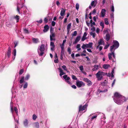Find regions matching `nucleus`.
<instances>
[{
    "mask_svg": "<svg viewBox=\"0 0 128 128\" xmlns=\"http://www.w3.org/2000/svg\"><path fill=\"white\" fill-rule=\"evenodd\" d=\"M33 42L35 44H37L39 42V40L38 38H32Z\"/></svg>",
    "mask_w": 128,
    "mask_h": 128,
    "instance_id": "nucleus-18",
    "label": "nucleus"
},
{
    "mask_svg": "<svg viewBox=\"0 0 128 128\" xmlns=\"http://www.w3.org/2000/svg\"><path fill=\"white\" fill-rule=\"evenodd\" d=\"M107 44L106 45L104 48V49H107L109 46H110V44H108V42H107L106 43Z\"/></svg>",
    "mask_w": 128,
    "mask_h": 128,
    "instance_id": "nucleus-39",
    "label": "nucleus"
},
{
    "mask_svg": "<svg viewBox=\"0 0 128 128\" xmlns=\"http://www.w3.org/2000/svg\"><path fill=\"white\" fill-rule=\"evenodd\" d=\"M94 114L92 113L88 117V120L90 122V123L92 121L96 120L97 118L98 114H96L95 115H93Z\"/></svg>",
    "mask_w": 128,
    "mask_h": 128,
    "instance_id": "nucleus-6",
    "label": "nucleus"
},
{
    "mask_svg": "<svg viewBox=\"0 0 128 128\" xmlns=\"http://www.w3.org/2000/svg\"><path fill=\"white\" fill-rule=\"evenodd\" d=\"M72 79L74 80H76L77 79V78H76V76L74 75H72Z\"/></svg>",
    "mask_w": 128,
    "mask_h": 128,
    "instance_id": "nucleus-51",
    "label": "nucleus"
},
{
    "mask_svg": "<svg viewBox=\"0 0 128 128\" xmlns=\"http://www.w3.org/2000/svg\"><path fill=\"white\" fill-rule=\"evenodd\" d=\"M68 51L70 54H71V49L70 48L68 47Z\"/></svg>",
    "mask_w": 128,
    "mask_h": 128,
    "instance_id": "nucleus-53",
    "label": "nucleus"
},
{
    "mask_svg": "<svg viewBox=\"0 0 128 128\" xmlns=\"http://www.w3.org/2000/svg\"><path fill=\"white\" fill-rule=\"evenodd\" d=\"M45 45L42 44L40 46H39L38 49V52L40 56H42L44 53V52L45 50Z\"/></svg>",
    "mask_w": 128,
    "mask_h": 128,
    "instance_id": "nucleus-3",
    "label": "nucleus"
},
{
    "mask_svg": "<svg viewBox=\"0 0 128 128\" xmlns=\"http://www.w3.org/2000/svg\"><path fill=\"white\" fill-rule=\"evenodd\" d=\"M101 84L102 86H105L106 84V83L105 82H101Z\"/></svg>",
    "mask_w": 128,
    "mask_h": 128,
    "instance_id": "nucleus-61",
    "label": "nucleus"
},
{
    "mask_svg": "<svg viewBox=\"0 0 128 128\" xmlns=\"http://www.w3.org/2000/svg\"><path fill=\"white\" fill-rule=\"evenodd\" d=\"M114 51H113V52L112 51V55L113 57L115 59L116 56H115V55L114 54Z\"/></svg>",
    "mask_w": 128,
    "mask_h": 128,
    "instance_id": "nucleus-59",
    "label": "nucleus"
},
{
    "mask_svg": "<svg viewBox=\"0 0 128 128\" xmlns=\"http://www.w3.org/2000/svg\"><path fill=\"white\" fill-rule=\"evenodd\" d=\"M11 48L10 47H9L8 50V52L7 53V56L8 58H9L10 57V56L11 54Z\"/></svg>",
    "mask_w": 128,
    "mask_h": 128,
    "instance_id": "nucleus-24",
    "label": "nucleus"
},
{
    "mask_svg": "<svg viewBox=\"0 0 128 128\" xmlns=\"http://www.w3.org/2000/svg\"><path fill=\"white\" fill-rule=\"evenodd\" d=\"M63 55L65 56V54H61L60 56V59L61 60H63Z\"/></svg>",
    "mask_w": 128,
    "mask_h": 128,
    "instance_id": "nucleus-44",
    "label": "nucleus"
},
{
    "mask_svg": "<svg viewBox=\"0 0 128 128\" xmlns=\"http://www.w3.org/2000/svg\"><path fill=\"white\" fill-rule=\"evenodd\" d=\"M104 42L103 40L100 39V40L98 42V45L96 47V49L98 48L99 47L100 45H101L102 44L104 45Z\"/></svg>",
    "mask_w": 128,
    "mask_h": 128,
    "instance_id": "nucleus-13",
    "label": "nucleus"
},
{
    "mask_svg": "<svg viewBox=\"0 0 128 128\" xmlns=\"http://www.w3.org/2000/svg\"><path fill=\"white\" fill-rule=\"evenodd\" d=\"M104 23L106 25L108 24L109 23L107 18H106L104 19Z\"/></svg>",
    "mask_w": 128,
    "mask_h": 128,
    "instance_id": "nucleus-34",
    "label": "nucleus"
},
{
    "mask_svg": "<svg viewBox=\"0 0 128 128\" xmlns=\"http://www.w3.org/2000/svg\"><path fill=\"white\" fill-rule=\"evenodd\" d=\"M86 37L84 36H83L81 40L82 41H84L85 40H86Z\"/></svg>",
    "mask_w": 128,
    "mask_h": 128,
    "instance_id": "nucleus-55",
    "label": "nucleus"
},
{
    "mask_svg": "<svg viewBox=\"0 0 128 128\" xmlns=\"http://www.w3.org/2000/svg\"><path fill=\"white\" fill-rule=\"evenodd\" d=\"M90 35L92 36L93 38H94L95 37L96 35V34L95 33H94L92 32H91L90 33Z\"/></svg>",
    "mask_w": 128,
    "mask_h": 128,
    "instance_id": "nucleus-35",
    "label": "nucleus"
},
{
    "mask_svg": "<svg viewBox=\"0 0 128 128\" xmlns=\"http://www.w3.org/2000/svg\"><path fill=\"white\" fill-rule=\"evenodd\" d=\"M6 26L9 27H12V25L10 22H6Z\"/></svg>",
    "mask_w": 128,
    "mask_h": 128,
    "instance_id": "nucleus-27",
    "label": "nucleus"
},
{
    "mask_svg": "<svg viewBox=\"0 0 128 128\" xmlns=\"http://www.w3.org/2000/svg\"><path fill=\"white\" fill-rule=\"evenodd\" d=\"M88 105L87 104H85L83 106L82 105H80L79 107V111H82L84 110H85L86 108Z\"/></svg>",
    "mask_w": 128,
    "mask_h": 128,
    "instance_id": "nucleus-11",
    "label": "nucleus"
},
{
    "mask_svg": "<svg viewBox=\"0 0 128 128\" xmlns=\"http://www.w3.org/2000/svg\"><path fill=\"white\" fill-rule=\"evenodd\" d=\"M100 24L102 26V28L103 29L104 27V24L103 22H101L100 23Z\"/></svg>",
    "mask_w": 128,
    "mask_h": 128,
    "instance_id": "nucleus-41",
    "label": "nucleus"
},
{
    "mask_svg": "<svg viewBox=\"0 0 128 128\" xmlns=\"http://www.w3.org/2000/svg\"><path fill=\"white\" fill-rule=\"evenodd\" d=\"M79 68H80V70L81 72H82V71H83V70H84V68L83 67V66H80L79 67Z\"/></svg>",
    "mask_w": 128,
    "mask_h": 128,
    "instance_id": "nucleus-42",
    "label": "nucleus"
},
{
    "mask_svg": "<svg viewBox=\"0 0 128 128\" xmlns=\"http://www.w3.org/2000/svg\"><path fill=\"white\" fill-rule=\"evenodd\" d=\"M58 69L59 70V72H60V76H61L62 75L65 74V73L63 72V70L61 68H58Z\"/></svg>",
    "mask_w": 128,
    "mask_h": 128,
    "instance_id": "nucleus-17",
    "label": "nucleus"
},
{
    "mask_svg": "<svg viewBox=\"0 0 128 128\" xmlns=\"http://www.w3.org/2000/svg\"><path fill=\"white\" fill-rule=\"evenodd\" d=\"M76 85L78 88H80L84 86L85 85V84L82 81L77 80L76 82Z\"/></svg>",
    "mask_w": 128,
    "mask_h": 128,
    "instance_id": "nucleus-9",
    "label": "nucleus"
},
{
    "mask_svg": "<svg viewBox=\"0 0 128 128\" xmlns=\"http://www.w3.org/2000/svg\"><path fill=\"white\" fill-rule=\"evenodd\" d=\"M36 22H38V23L40 24L42 22V19H41L37 21Z\"/></svg>",
    "mask_w": 128,
    "mask_h": 128,
    "instance_id": "nucleus-57",
    "label": "nucleus"
},
{
    "mask_svg": "<svg viewBox=\"0 0 128 128\" xmlns=\"http://www.w3.org/2000/svg\"><path fill=\"white\" fill-rule=\"evenodd\" d=\"M99 66L98 65L96 64L93 66L94 68L92 69L93 71L97 70L98 69Z\"/></svg>",
    "mask_w": 128,
    "mask_h": 128,
    "instance_id": "nucleus-23",
    "label": "nucleus"
},
{
    "mask_svg": "<svg viewBox=\"0 0 128 128\" xmlns=\"http://www.w3.org/2000/svg\"><path fill=\"white\" fill-rule=\"evenodd\" d=\"M92 42H90L88 44H83L82 46V48L84 50H85L86 48H92Z\"/></svg>",
    "mask_w": 128,
    "mask_h": 128,
    "instance_id": "nucleus-7",
    "label": "nucleus"
},
{
    "mask_svg": "<svg viewBox=\"0 0 128 128\" xmlns=\"http://www.w3.org/2000/svg\"><path fill=\"white\" fill-rule=\"evenodd\" d=\"M71 26V23L69 24L67 26V34H68L70 31V29Z\"/></svg>",
    "mask_w": 128,
    "mask_h": 128,
    "instance_id": "nucleus-22",
    "label": "nucleus"
},
{
    "mask_svg": "<svg viewBox=\"0 0 128 128\" xmlns=\"http://www.w3.org/2000/svg\"><path fill=\"white\" fill-rule=\"evenodd\" d=\"M92 28L91 29V30L93 31H94L95 30V27L94 26H92Z\"/></svg>",
    "mask_w": 128,
    "mask_h": 128,
    "instance_id": "nucleus-63",
    "label": "nucleus"
},
{
    "mask_svg": "<svg viewBox=\"0 0 128 128\" xmlns=\"http://www.w3.org/2000/svg\"><path fill=\"white\" fill-rule=\"evenodd\" d=\"M77 32L76 31H74L73 33L72 34V36H76L77 34Z\"/></svg>",
    "mask_w": 128,
    "mask_h": 128,
    "instance_id": "nucleus-45",
    "label": "nucleus"
},
{
    "mask_svg": "<svg viewBox=\"0 0 128 128\" xmlns=\"http://www.w3.org/2000/svg\"><path fill=\"white\" fill-rule=\"evenodd\" d=\"M49 28V27L48 25H46L44 26V29L43 31L44 32H46L48 31Z\"/></svg>",
    "mask_w": 128,
    "mask_h": 128,
    "instance_id": "nucleus-19",
    "label": "nucleus"
},
{
    "mask_svg": "<svg viewBox=\"0 0 128 128\" xmlns=\"http://www.w3.org/2000/svg\"><path fill=\"white\" fill-rule=\"evenodd\" d=\"M16 49H14L13 52L12 53L13 55V60H14L15 59L16 56Z\"/></svg>",
    "mask_w": 128,
    "mask_h": 128,
    "instance_id": "nucleus-25",
    "label": "nucleus"
},
{
    "mask_svg": "<svg viewBox=\"0 0 128 128\" xmlns=\"http://www.w3.org/2000/svg\"><path fill=\"white\" fill-rule=\"evenodd\" d=\"M110 39V36L108 34H107L106 35V40L107 41H108Z\"/></svg>",
    "mask_w": 128,
    "mask_h": 128,
    "instance_id": "nucleus-30",
    "label": "nucleus"
},
{
    "mask_svg": "<svg viewBox=\"0 0 128 128\" xmlns=\"http://www.w3.org/2000/svg\"><path fill=\"white\" fill-rule=\"evenodd\" d=\"M23 8V10H21L22 12H23V13L24 14H25L26 13V12L24 11V10H25L26 9H27V7L26 6H24V3H22L21 4H18L17 5V10L18 13L20 14V10L21 8Z\"/></svg>",
    "mask_w": 128,
    "mask_h": 128,
    "instance_id": "nucleus-2",
    "label": "nucleus"
},
{
    "mask_svg": "<svg viewBox=\"0 0 128 128\" xmlns=\"http://www.w3.org/2000/svg\"><path fill=\"white\" fill-rule=\"evenodd\" d=\"M106 10L104 9H102L101 12V16L102 17H104L106 14Z\"/></svg>",
    "mask_w": 128,
    "mask_h": 128,
    "instance_id": "nucleus-21",
    "label": "nucleus"
},
{
    "mask_svg": "<svg viewBox=\"0 0 128 128\" xmlns=\"http://www.w3.org/2000/svg\"><path fill=\"white\" fill-rule=\"evenodd\" d=\"M62 68L64 70L66 71L67 72H69V71L67 70V68H66V66L65 65H63L62 66Z\"/></svg>",
    "mask_w": 128,
    "mask_h": 128,
    "instance_id": "nucleus-29",
    "label": "nucleus"
},
{
    "mask_svg": "<svg viewBox=\"0 0 128 128\" xmlns=\"http://www.w3.org/2000/svg\"><path fill=\"white\" fill-rule=\"evenodd\" d=\"M110 10L112 11V12H114V5L113 4L112 5V6L110 8Z\"/></svg>",
    "mask_w": 128,
    "mask_h": 128,
    "instance_id": "nucleus-43",
    "label": "nucleus"
},
{
    "mask_svg": "<svg viewBox=\"0 0 128 128\" xmlns=\"http://www.w3.org/2000/svg\"><path fill=\"white\" fill-rule=\"evenodd\" d=\"M19 17L20 16L17 15H16V16L14 17V18L16 20L17 22H18L19 21L20 19Z\"/></svg>",
    "mask_w": 128,
    "mask_h": 128,
    "instance_id": "nucleus-28",
    "label": "nucleus"
},
{
    "mask_svg": "<svg viewBox=\"0 0 128 128\" xmlns=\"http://www.w3.org/2000/svg\"><path fill=\"white\" fill-rule=\"evenodd\" d=\"M80 38L81 36L80 35L77 36L75 40V41L73 42V44H74L77 43L80 40Z\"/></svg>",
    "mask_w": 128,
    "mask_h": 128,
    "instance_id": "nucleus-16",
    "label": "nucleus"
},
{
    "mask_svg": "<svg viewBox=\"0 0 128 128\" xmlns=\"http://www.w3.org/2000/svg\"><path fill=\"white\" fill-rule=\"evenodd\" d=\"M36 118H37V116L36 115L34 114L33 115L32 119L33 120H36Z\"/></svg>",
    "mask_w": 128,
    "mask_h": 128,
    "instance_id": "nucleus-50",
    "label": "nucleus"
},
{
    "mask_svg": "<svg viewBox=\"0 0 128 128\" xmlns=\"http://www.w3.org/2000/svg\"><path fill=\"white\" fill-rule=\"evenodd\" d=\"M106 74V73L103 72L98 71L96 74V77L97 78L98 80L100 81L102 79L103 76L105 75Z\"/></svg>",
    "mask_w": 128,
    "mask_h": 128,
    "instance_id": "nucleus-4",
    "label": "nucleus"
},
{
    "mask_svg": "<svg viewBox=\"0 0 128 128\" xmlns=\"http://www.w3.org/2000/svg\"><path fill=\"white\" fill-rule=\"evenodd\" d=\"M113 43L114 44L112 45V46H111L110 47V51L111 52L113 51V49L114 48H116L114 49V50L115 49L118 48L119 46V43L117 40H114Z\"/></svg>",
    "mask_w": 128,
    "mask_h": 128,
    "instance_id": "nucleus-5",
    "label": "nucleus"
},
{
    "mask_svg": "<svg viewBox=\"0 0 128 128\" xmlns=\"http://www.w3.org/2000/svg\"><path fill=\"white\" fill-rule=\"evenodd\" d=\"M63 78L65 80V82L68 84L71 85L72 84L70 81V77H68L66 75H64L63 76Z\"/></svg>",
    "mask_w": 128,
    "mask_h": 128,
    "instance_id": "nucleus-8",
    "label": "nucleus"
},
{
    "mask_svg": "<svg viewBox=\"0 0 128 128\" xmlns=\"http://www.w3.org/2000/svg\"><path fill=\"white\" fill-rule=\"evenodd\" d=\"M113 98L114 102L116 104H120L125 101V98L119 93L116 92L114 94Z\"/></svg>",
    "mask_w": 128,
    "mask_h": 128,
    "instance_id": "nucleus-1",
    "label": "nucleus"
},
{
    "mask_svg": "<svg viewBox=\"0 0 128 128\" xmlns=\"http://www.w3.org/2000/svg\"><path fill=\"white\" fill-rule=\"evenodd\" d=\"M79 4L77 3L76 4V8L77 10H78L79 9Z\"/></svg>",
    "mask_w": 128,
    "mask_h": 128,
    "instance_id": "nucleus-47",
    "label": "nucleus"
},
{
    "mask_svg": "<svg viewBox=\"0 0 128 128\" xmlns=\"http://www.w3.org/2000/svg\"><path fill=\"white\" fill-rule=\"evenodd\" d=\"M24 76H22L21 79L20 80V84H22L24 82Z\"/></svg>",
    "mask_w": 128,
    "mask_h": 128,
    "instance_id": "nucleus-32",
    "label": "nucleus"
},
{
    "mask_svg": "<svg viewBox=\"0 0 128 128\" xmlns=\"http://www.w3.org/2000/svg\"><path fill=\"white\" fill-rule=\"evenodd\" d=\"M65 12V10L63 8L61 9V10L60 12V15L61 16H64Z\"/></svg>",
    "mask_w": 128,
    "mask_h": 128,
    "instance_id": "nucleus-26",
    "label": "nucleus"
},
{
    "mask_svg": "<svg viewBox=\"0 0 128 128\" xmlns=\"http://www.w3.org/2000/svg\"><path fill=\"white\" fill-rule=\"evenodd\" d=\"M98 18L97 16H94L93 17V18L94 21V22H96V19Z\"/></svg>",
    "mask_w": 128,
    "mask_h": 128,
    "instance_id": "nucleus-60",
    "label": "nucleus"
},
{
    "mask_svg": "<svg viewBox=\"0 0 128 128\" xmlns=\"http://www.w3.org/2000/svg\"><path fill=\"white\" fill-rule=\"evenodd\" d=\"M116 81V79H114V81H113V82H112V87H113V86H114V84H115V82Z\"/></svg>",
    "mask_w": 128,
    "mask_h": 128,
    "instance_id": "nucleus-58",
    "label": "nucleus"
},
{
    "mask_svg": "<svg viewBox=\"0 0 128 128\" xmlns=\"http://www.w3.org/2000/svg\"><path fill=\"white\" fill-rule=\"evenodd\" d=\"M13 102H12V101H11V102H10V108H11V112H12V116L14 119V120L16 122H17V123L18 124H19V122H18V120H16L15 118H14V116L13 114V112H14V110H13Z\"/></svg>",
    "mask_w": 128,
    "mask_h": 128,
    "instance_id": "nucleus-10",
    "label": "nucleus"
},
{
    "mask_svg": "<svg viewBox=\"0 0 128 128\" xmlns=\"http://www.w3.org/2000/svg\"><path fill=\"white\" fill-rule=\"evenodd\" d=\"M109 66V65L104 64L103 65V68H104V69H106L108 68Z\"/></svg>",
    "mask_w": 128,
    "mask_h": 128,
    "instance_id": "nucleus-31",
    "label": "nucleus"
},
{
    "mask_svg": "<svg viewBox=\"0 0 128 128\" xmlns=\"http://www.w3.org/2000/svg\"><path fill=\"white\" fill-rule=\"evenodd\" d=\"M95 25V22H92V23L91 24L90 26L91 27H92L93 26H94Z\"/></svg>",
    "mask_w": 128,
    "mask_h": 128,
    "instance_id": "nucleus-62",
    "label": "nucleus"
},
{
    "mask_svg": "<svg viewBox=\"0 0 128 128\" xmlns=\"http://www.w3.org/2000/svg\"><path fill=\"white\" fill-rule=\"evenodd\" d=\"M35 126L37 128L39 127V124L38 122H36L35 123Z\"/></svg>",
    "mask_w": 128,
    "mask_h": 128,
    "instance_id": "nucleus-46",
    "label": "nucleus"
},
{
    "mask_svg": "<svg viewBox=\"0 0 128 128\" xmlns=\"http://www.w3.org/2000/svg\"><path fill=\"white\" fill-rule=\"evenodd\" d=\"M50 47H51V50L52 51H53L54 48L55 47V46L54 44V43L53 42L51 41L50 42Z\"/></svg>",
    "mask_w": 128,
    "mask_h": 128,
    "instance_id": "nucleus-20",
    "label": "nucleus"
},
{
    "mask_svg": "<svg viewBox=\"0 0 128 128\" xmlns=\"http://www.w3.org/2000/svg\"><path fill=\"white\" fill-rule=\"evenodd\" d=\"M23 72L24 70L23 69L20 70L19 72V74H22L23 73Z\"/></svg>",
    "mask_w": 128,
    "mask_h": 128,
    "instance_id": "nucleus-56",
    "label": "nucleus"
},
{
    "mask_svg": "<svg viewBox=\"0 0 128 128\" xmlns=\"http://www.w3.org/2000/svg\"><path fill=\"white\" fill-rule=\"evenodd\" d=\"M61 48V54H64V48Z\"/></svg>",
    "mask_w": 128,
    "mask_h": 128,
    "instance_id": "nucleus-48",
    "label": "nucleus"
},
{
    "mask_svg": "<svg viewBox=\"0 0 128 128\" xmlns=\"http://www.w3.org/2000/svg\"><path fill=\"white\" fill-rule=\"evenodd\" d=\"M112 52L109 53L108 54V57L109 60H111L112 59Z\"/></svg>",
    "mask_w": 128,
    "mask_h": 128,
    "instance_id": "nucleus-36",
    "label": "nucleus"
},
{
    "mask_svg": "<svg viewBox=\"0 0 128 128\" xmlns=\"http://www.w3.org/2000/svg\"><path fill=\"white\" fill-rule=\"evenodd\" d=\"M50 34L54 33V29L52 27H51L50 28Z\"/></svg>",
    "mask_w": 128,
    "mask_h": 128,
    "instance_id": "nucleus-49",
    "label": "nucleus"
},
{
    "mask_svg": "<svg viewBox=\"0 0 128 128\" xmlns=\"http://www.w3.org/2000/svg\"><path fill=\"white\" fill-rule=\"evenodd\" d=\"M111 19H114V14L112 13L110 15Z\"/></svg>",
    "mask_w": 128,
    "mask_h": 128,
    "instance_id": "nucleus-40",
    "label": "nucleus"
},
{
    "mask_svg": "<svg viewBox=\"0 0 128 128\" xmlns=\"http://www.w3.org/2000/svg\"><path fill=\"white\" fill-rule=\"evenodd\" d=\"M55 36L54 33L50 34V41H55V38H54Z\"/></svg>",
    "mask_w": 128,
    "mask_h": 128,
    "instance_id": "nucleus-14",
    "label": "nucleus"
},
{
    "mask_svg": "<svg viewBox=\"0 0 128 128\" xmlns=\"http://www.w3.org/2000/svg\"><path fill=\"white\" fill-rule=\"evenodd\" d=\"M83 80L84 81L88 83L87 85L88 86H90L92 85V82L88 79L87 78H84Z\"/></svg>",
    "mask_w": 128,
    "mask_h": 128,
    "instance_id": "nucleus-12",
    "label": "nucleus"
},
{
    "mask_svg": "<svg viewBox=\"0 0 128 128\" xmlns=\"http://www.w3.org/2000/svg\"><path fill=\"white\" fill-rule=\"evenodd\" d=\"M28 86V84L27 82H26L25 83V84L23 86V88H26Z\"/></svg>",
    "mask_w": 128,
    "mask_h": 128,
    "instance_id": "nucleus-38",
    "label": "nucleus"
},
{
    "mask_svg": "<svg viewBox=\"0 0 128 128\" xmlns=\"http://www.w3.org/2000/svg\"><path fill=\"white\" fill-rule=\"evenodd\" d=\"M14 110L15 112L16 113V114H18V110H17V108L16 107H15L14 108Z\"/></svg>",
    "mask_w": 128,
    "mask_h": 128,
    "instance_id": "nucleus-54",
    "label": "nucleus"
},
{
    "mask_svg": "<svg viewBox=\"0 0 128 128\" xmlns=\"http://www.w3.org/2000/svg\"><path fill=\"white\" fill-rule=\"evenodd\" d=\"M30 78V75L29 74H28L25 78V79L26 80H28L29 78Z\"/></svg>",
    "mask_w": 128,
    "mask_h": 128,
    "instance_id": "nucleus-37",
    "label": "nucleus"
},
{
    "mask_svg": "<svg viewBox=\"0 0 128 128\" xmlns=\"http://www.w3.org/2000/svg\"><path fill=\"white\" fill-rule=\"evenodd\" d=\"M96 10H95V9H94L93 10L92 12V14H95L96 13Z\"/></svg>",
    "mask_w": 128,
    "mask_h": 128,
    "instance_id": "nucleus-64",
    "label": "nucleus"
},
{
    "mask_svg": "<svg viewBox=\"0 0 128 128\" xmlns=\"http://www.w3.org/2000/svg\"><path fill=\"white\" fill-rule=\"evenodd\" d=\"M23 124L24 126L25 127L28 126V120L27 119H26L23 121Z\"/></svg>",
    "mask_w": 128,
    "mask_h": 128,
    "instance_id": "nucleus-15",
    "label": "nucleus"
},
{
    "mask_svg": "<svg viewBox=\"0 0 128 128\" xmlns=\"http://www.w3.org/2000/svg\"><path fill=\"white\" fill-rule=\"evenodd\" d=\"M24 32L28 34L29 33L28 31L26 28L24 29Z\"/></svg>",
    "mask_w": 128,
    "mask_h": 128,
    "instance_id": "nucleus-52",
    "label": "nucleus"
},
{
    "mask_svg": "<svg viewBox=\"0 0 128 128\" xmlns=\"http://www.w3.org/2000/svg\"><path fill=\"white\" fill-rule=\"evenodd\" d=\"M108 90L107 89H105L104 90H100V89H98V91L99 92V93H100L101 92H105L107 91Z\"/></svg>",
    "mask_w": 128,
    "mask_h": 128,
    "instance_id": "nucleus-33",
    "label": "nucleus"
}]
</instances>
